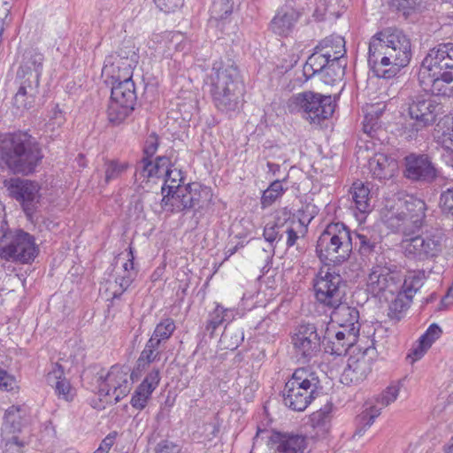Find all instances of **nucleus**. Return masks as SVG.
I'll return each instance as SVG.
<instances>
[{"label": "nucleus", "mask_w": 453, "mask_h": 453, "mask_svg": "<svg viewBox=\"0 0 453 453\" xmlns=\"http://www.w3.org/2000/svg\"><path fill=\"white\" fill-rule=\"evenodd\" d=\"M411 58V40L402 30L387 27L371 37L367 61L375 76L392 79Z\"/></svg>", "instance_id": "obj_1"}, {"label": "nucleus", "mask_w": 453, "mask_h": 453, "mask_svg": "<svg viewBox=\"0 0 453 453\" xmlns=\"http://www.w3.org/2000/svg\"><path fill=\"white\" fill-rule=\"evenodd\" d=\"M418 81L422 88L434 96H453V43L439 44L422 61Z\"/></svg>", "instance_id": "obj_2"}, {"label": "nucleus", "mask_w": 453, "mask_h": 453, "mask_svg": "<svg viewBox=\"0 0 453 453\" xmlns=\"http://www.w3.org/2000/svg\"><path fill=\"white\" fill-rule=\"evenodd\" d=\"M207 85L212 103L219 111L231 113L242 106L245 86L235 65L214 63L207 77Z\"/></svg>", "instance_id": "obj_3"}, {"label": "nucleus", "mask_w": 453, "mask_h": 453, "mask_svg": "<svg viewBox=\"0 0 453 453\" xmlns=\"http://www.w3.org/2000/svg\"><path fill=\"white\" fill-rule=\"evenodd\" d=\"M41 148L27 133L0 135V163L15 173L28 174L42 158Z\"/></svg>", "instance_id": "obj_4"}, {"label": "nucleus", "mask_w": 453, "mask_h": 453, "mask_svg": "<svg viewBox=\"0 0 453 453\" xmlns=\"http://www.w3.org/2000/svg\"><path fill=\"white\" fill-rule=\"evenodd\" d=\"M426 211V205L422 199L405 196L395 211L385 216L384 223L392 232L403 234L404 239L410 238L423 226Z\"/></svg>", "instance_id": "obj_5"}, {"label": "nucleus", "mask_w": 453, "mask_h": 453, "mask_svg": "<svg viewBox=\"0 0 453 453\" xmlns=\"http://www.w3.org/2000/svg\"><path fill=\"white\" fill-rule=\"evenodd\" d=\"M320 380L309 367L296 369L282 391L284 404L296 411H303L319 394Z\"/></svg>", "instance_id": "obj_6"}, {"label": "nucleus", "mask_w": 453, "mask_h": 453, "mask_svg": "<svg viewBox=\"0 0 453 453\" xmlns=\"http://www.w3.org/2000/svg\"><path fill=\"white\" fill-rule=\"evenodd\" d=\"M351 251L350 231L341 222L327 225L316 245L319 259L326 264L340 265L349 259Z\"/></svg>", "instance_id": "obj_7"}, {"label": "nucleus", "mask_w": 453, "mask_h": 453, "mask_svg": "<svg viewBox=\"0 0 453 453\" xmlns=\"http://www.w3.org/2000/svg\"><path fill=\"white\" fill-rule=\"evenodd\" d=\"M439 104L431 97L416 96L409 98L408 118L402 125V134L411 141L434 125L436 121Z\"/></svg>", "instance_id": "obj_8"}, {"label": "nucleus", "mask_w": 453, "mask_h": 453, "mask_svg": "<svg viewBox=\"0 0 453 453\" xmlns=\"http://www.w3.org/2000/svg\"><path fill=\"white\" fill-rule=\"evenodd\" d=\"M291 113H301L310 123L320 124L330 118L334 111V104L331 96H324L312 91H304L292 96L287 103Z\"/></svg>", "instance_id": "obj_9"}, {"label": "nucleus", "mask_w": 453, "mask_h": 453, "mask_svg": "<svg viewBox=\"0 0 453 453\" xmlns=\"http://www.w3.org/2000/svg\"><path fill=\"white\" fill-rule=\"evenodd\" d=\"M298 228H300V232H304L306 225L301 219H296L285 208L277 211L273 219L266 223L264 227L263 235L273 249L284 239H286V246L292 247L298 239Z\"/></svg>", "instance_id": "obj_10"}, {"label": "nucleus", "mask_w": 453, "mask_h": 453, "mask_svg": "<svg viewBox=\"0 0 453 453\" xmlns=\"http://www.w3.org/2000/svg\"><path fill=\"white\" fill-rule=\"evenodd\" d=\"M131 369L126 365H112L107 372L104 369L96 372L93 383L100 396H111L115 403L119 402L131 390L134 381L130 378Z\"/></svg>", "instance_id": "obj_11"}, {"label": "nucleus", "mask_w": 453, "mask_h": 453, "mask_svg": "<svg viewBox=\"0 0 453 453\" xmlns=\"http://www.w3.org/2000/svg\"><path fill=\"white\" fill-rule=\"evenodd\" d=\"M39 253L33 235L22 229H12L0 246V257L21 265L31 264Z\"/></svg>", "instance_id": "obj_12"}, {"label": "nucleus", "mask_w": 453, "mask_h": 453, "mask_svg": "<svg viewBox=\"0 0 453 453\" xmlns=\"http://www.w3.org/2000/svg\"><path fill=\"white\" fill-rule=\"evenodd\" d=\"M323 323H301L292 336L294 348L303 362H309L317 357L322 344Z\"/></svg>", "instance_id": "obj_13"}, {"label": "nucleus", "mask_w": 453, "mask_h": 453, "mask_svg": "<svg viewBox=\"0 0 453 453\" xmlns=\"http://www.w3.org/2000/svg\"><path fill=\"white\" fill-rule=\"evenodd\" d=\"M317 301L326 307L339 305L346 296V283L335 272L320 271L313 284Z\"/></svg>", "instance_id": "obj_14"}, {"label": "nucleus", "mask_w": 453, "mask_h": 453, "mask_svg": "<svg viewBox=\"0 0 453 453\" xmlns=\"http://www.w3.org/2000/svg\"><path fill=\"white\" fill-rule=\"evenodd\" d=\"M443 236L441 234L416 235L402 241V248L409 258L419 261L437 257L442 250Z\"/></svg>", "instance_id": "obj_15"}, {"label": "nucleus", "mask_w": 453, "mask_h": 453, "mask_svg": "<svg viewBox=\"0 0 453 453\" xmlns=\"http://www.w3.org/2000/svg\"><path fill=\"white\" fill-rule=\"evenodd\" d=\"M377 357V350L373 346L365 348L349 357L343 370L341 381L343 384H356L363 381L372 371V364Z\"/></svg>", "instance_id": "obj_16"}, {"label": "nucleus", "mask_w": 453, "mask_h": 453, "mask_svg": "<svg viewBox=\"0 0 453 453\" xmlns=\"http://www.w3.org/2000/svg\"><path fill=\"white\" fill-rule=\"evenodd\" d=\"M401 288L399 273L380 265L372 266L366 280V290L374 296L395 295Z\"/></svg>", "instance_id": "obj_17"}, {"label": "nucleus", "mask_w": 453, "mask_h": 453, "mask_svg": "<svg viewBox=\"0 0 453 453\" xmlns=\"http://www.w3.org/2000/svg\"><path fill=\"white\" fill-rule=\"evenodd\" d=\"M40 189L37 182L20 178L12 179L8 186L11 196L21 204L27 217H32L40 201Z\"/></svg>", "instance_id": "obj_18"}, {"label": "nucleus", "mask_w": 453, "mask_h": 453, "mask_svg": "<svg viewBox=\"0 0 453 453\" xmlns=\"http://www.w3.org/2000/svg\"><path fill=\"white\" fill-rule=\"evenodd\" d=\"M357 336L354 331L336 327L334 324L324 323L322 344L326 352L342 356L354 345Z\"/></svg>", "instance_id": "obj_19"}, {"label": "nucleus", "mask_w": 453, "mask_h": 453, "mask_svg": "<svg viewBox=\"0 0 453 453\" xmlns=\"http://www.w3.org/2000/svg\"><path fill=\"white\" fill-rule=\"evenodd\" d=\"M404 176L422 183H431L437 177V170L426 154H410L404 157Z\"/></svg>", "instance_id": "obj_20"}, {"label": "nucleus", "mask_w": 453, "mask_h": 453, "mask_svg": "<svg viewBox=\"0 0 453 453\" xmlns=\"http://www.w3.org/2000/svg\"><path fill=\"white\" fill-rule=\"evenodd\" d=\"M401 383L396 382L389 385L377 398V404L366 408L357 417L359 427L357 429L356 434L362 435L367 427H370L375 418L380 416V411L383 407L394 403L400 392Z\"/></svg>", "instance_id": "obj_21"}, {"label": "nucleus", "mask_w": 453, "mask_h": 453, "mask_svg": "<svg viewBox=\"0 0 453 453\" xmlns=\"http://www.w3.org/2000/svg\"><path fill=\"white\" fill-rule=\"evenodd\" d=\"M168 166H171V161L167 157H157L154 160L148 157H143L136 164L135 181L142 185L144 182L164 178L165 173L171 175V172H168Z\"/></svg>", "instance_id": "obj_22"}, {"label": "nucleus", "mask_w": 453, "mask_h": 453, "mask_svg": "<svg viewBox=\"0 0 453 453\" xmlns=\"http://www.w3.org/2000/svg\"><path fill=\"white\" fill-rule=\"evenodd\" d=\"M192 196V183L186 186L172 185L161 199V208L171 212L191 210Z\"/></svg>", "instance_id": "obj_23"}, {"label": "nucleus", "mask_w": 453, "mask_h": 453, "mask_svg": "<svg viewBox=\"0 0 453 453\" xmlns=\"http://www.w3.org/2000/svg\"><path fill=\"white\" fill-rule=\"evenodd\" d=\"M268 445L273 453H303L307 448V438L302 434L271 432Z\"/></svg>", "instance_id": "obj_24"}, {"label": "nucleus", "mask_w": 453, "mask_h": 453, "mask_svg": "<svg viewBox=\"0 0 453 453\" xmlns=\"http://www.w3.org/2000/svg\"><path fill=\"white\" fill-rule=\"evenodd\" d=\"M43 55L36 49H27L22 55L16 79L40 81L43 68Z\"/></svg>", "instance_id": "obj_25"}, {"label": "nucleus", "mask_w": 453, "mask_h": 453, "mask_svg": "<svg viewBox=\"0 0 453 453\" xmlns=\"http://www.w3.org/2000/svg\"><path fill=\"white\" fill-rule=\"evenodd\" d=\"M329 309H332L331 321L334 325L336 324V327L354 331V334H359V311L355 307L343 303L342 300L339 305L330 306Z\"/></svg>", "instance_id": "obj_26"}, {"label": "nucleus", "mask_w": 453, "mask_h": 453, "mask_svg": "<svg viewBox=\"0 0 453 453\" xmlns=\"http://www.w3.org/2000/svg\"><path fill=\"white\" fill-rule=\"evenodd\" d=\"M301 12L289 4L282 6L270 22L271 30L280 36H288L292 33Z\"/></svg>", "instance_id": "obj_27"}, {"label": "nucleus", "mask_w": 453, "mask_h": 453, "mask_svg": "<svg viewBox=\"0 0 453 453\" xmlns=\"http://www.w3.org/2000/svg\"><path fill=\"white\" fill-rule=\"evenodd\" d=\"M368 169L372 179L384 181L395 176L398 162L392 157L379 153L369 159Z\"/></svg>", "instance_id": "obj_28"}, {"label": "nucleus", "mask_w": 453, "mask_h": 453, "mask_svg": "<svg viewBox=\"0 0 453 453\" xmlns=\"http://www.w3.org/2000/svg\"><path fill=\"white\" fill-rule=\"evenodd\" d=\"M136 65L118 61L112 57H106L102 69V75L111 79V84H117L123 81H134L132 80L133 71Z\"/></svg>", "instance_id": "obj_29"}, {"label": "nucleus", "mask_w": 453, "mask_h": 453, "mask_svg": "<svg viewBox=\"0 0 453 453\" xmlns=\"http://www.w3.org/2000/svg\"><path fill=\"white\" fill-rule=\"evenodd\" d=\"M19 88L13 97V104L18 109H30L34 106L39 92L40 81L16 79Z\"/></svg>", "instance_id": "obj_30"}, {"label": "nucleus", "mask_w": 453, "mask_h": 453, "mask_svg": "<svg viewBox=\"0 0 453 453\" xmlns=\"http://www.w3.org/2000/svg\"><path fill=\"white\" fill-rule=\"evenodd\" d=\"M48 384L54 387L55 393L59 398L65 401H72L73 398V389L70 382L64 377L62 365L55 364L53 369L46 376Z\"/></svg>", "instance_id": "obj_31"}, {"label": "nucleus", "mask_w": 453, "mask_h": 453, "mask_svg": "<svg viewBox=\"0 0 453 453\" xmlns=\"http://www.w3.org/2000/svg\"><path fill=\"white\" fill-rule=\"evenodd\" d=\"M23 410L20 406L12 405L4 413L1 427V437L18 436L22 429Z\"/></svg>", "instance_id": "obj_32"}, {"label": "nucleus", "mask_w": 453, "mask_h": 453, "mask_svg": "<svg viewBox=\"0 0 453 453\" xmlns=\"http://www.w3.org/2000/svg\"><path fill=\"white\" fill-rule=\"evenodd\" d=\"M111 98L130 105H135L137 96L134 82L123 81L111 84Z\"/></svg>", "instance_id": "obj_33"}, {"label": "nucleus", "mask_w": 453, "mask_h": 453, "mask_svg": "<svg viewBox=\"0 0 453 453\" xmlns=\"http://www.w3.org/2000/svg\"><path fill=\"white\" fill-rule=\"evenodd\" d=\"M192 193V204L195 211H205L211 205L213 194L211 188L193 182Z\"/></svg>", "instance_id": "obj_34"}, {"label": "nucleus", "mask_w": 453, "mask_h": 453, "mask_svg": "<svg viewBox=\"0 0 453 453\" xmlns=\"http://www.w3.org/2000/svg\"><path fill=\"white\" fill-rule=\"evenodd\" d=\"M134 110V105H130L111 98L107 109L108 120L113 125H119L133 112Z\"/></svg>", "instance_id": "obj_35"}, {"label": "nucleus", "mask_w": 453, "mask_h": 453, "mask_svg": "<svg viewBox=\"0 0 453 453\" xmlns=\"http://www.w3.org/2000/svg\"><path fill=\"white\" fill-rule=\"evenodd\" d=\"M350 194L352 196L355 208L361 213H366L371 210L370 204V190L363 182H354Z\"/></svg>", "instance_id": "obj_36"}, {"label": "nucleus", "mask_w": 453, "mask_h": 453, "mask_svg": "<svg viewBox=\"0 0 453 453\" xmlns=\"http://www.w3.org/2000/svg\"><path fill=\"white\" fill-rule=\"evenodd\" d=\"M127 162L119 159H106L103 165V183L108 185L111 181L118 180L127 170Z\"/></svg>", "instance_id": "obj_37"}, {"label": "nucleus", "mask_w": 453, "mask_h": 453, "mask_svg": "<svg viewBox=\"0 0 453 453\" xmlns=\"http://www.w3.org/2000/svg\"><path fill=\"white\" fill-rule=\"evenodd\" d=\"M176 329L175 323L173 319L167 318L162 319L155 327L150 340L153 341L159 346L165 349V343L170 339Z\"/></svg>", "instance_id": "obj_38"}, {"label": "nucleus", "mask_w": 453, "mask_h": 453, "mask_svg": "<svg viewBox=\"0 0 453 453\" xmlns=\"http://www.w3.org/2000/svg\"><path fill=\"white\" fill-rule=\"evenodd\" d=\"M426 280V273L424 271L410 272L404 278L403 282H401L400 291L411 298L417 291L423 286Z\"/></svg>", "instance_id": "obj_39"}, {"label": "nucleus", "mask_w": 453, "mask_h": 453, "mask_svg": "<svg viewBox=\"0 0 453 453\" xmlns=\"http://www.w3.org/2000/svg\"><path fill=\"white\" fill-rule=\"evenodd\" d=\"M395 298L390 303L388 316L390 319L399 321L404 311L410 307L411 298H408L402 291L395 292Z\"/></svg>", "instance_id": "obj_40"}, {"label": "nucleus", "mask_w": 453, "mask_h": 453, "mask_svg": "<svg viewBox=\"0 0 453 453\" xmlns=\"http://www.w3.org/2000/svg\"><path fill=\"white\" fill-rule=\"evenodd\" d=\"M284 180H286V177L282 180H273L264 191L261 197V204L263 208L271 206L278 198L282 196L287 189L284 188L282 185V181Z\"/></svg>", "instance_id": "obj_41"}, {"label": "nucleus", "mask_w": 453, "mask_h": 453, "mask_svg": "<svg viewBox=\"0 0 453 453\" xmlns=\"http://www.w3.org/2000/svg\"><path fill=\"white\" fill-rule=\"evenodd\" d=\"M320 80L327 85L341 81L344 75V67L341 61H331L319 74Z\"/></svg>", "instance_id": "obj_42"}, {"label": "nucleus", "mask_w": 453, "mask_h": 453, "mask_svg": "<svg viewBox=\"0 0 453 453\" xmlns=\"http://www.w3.org/2000/svg\"><path fill=\"white\" fill-rule=\"evenodd\" d=\"M234 9V2L232 0H220L214 3L211 9V17L209 20L211 26H218V22L226 19Z\"/></svg>", "instance_id": "obj_43"}, {"label": "nucleus", "mask_w": 453, "mask_h": 453, "mask_svg": "<svg viewBox=\"0 0 453 453\" xmlns=\"http://www.w3.org/2000/svg\"><path fill=\"white\" fill-rule=\"evenodd\" d=\"M115 60L123 61L136 65L139 56L134 50V46L130 42H124L115 54L110 55Z\"/></svg>", "instance_id": "obj_44"}, {"label": "nucleus", "mask_w": 453, "mask_h": 453, "mask_svg": "<svg viewBox=\"0 0 453 453\" xmlns=\"http://www.w3.org/2000/svg\"><path fill=\"white\" fill-rule=\"evenodd\" d=\"M164 349V347L157 345L153 341L149 339L143 350L141 352L140 357L142 360H146L151 364L160 360L161 353Z\"/></svg>", "instance_id": "obj_45"}, {"label": "nucleus", "mask_w": 453, "mask_h": 453, "mask_svg": "<svg viewBox=\"0 0 453 453\" xmlns=\"http://www.w3.org/2000/svg\"><path fill=\"white\" fill-rule=\"evenodd\" d=\"M131 284L130 276H117L115 281L111 283L108 288V291L111 294V303L115 299H119Z\"/></svg>", "instance_id": "obj_46"}, {"label": "nucleus", "mask_w": 453, "mask_h": 453, "mask_svg": "<svg viewBox=\"0 0 453 453\" xmlns=\"http://www.w3.org/2000/svg\"><path fill=\"white\" fill-rule=\"evenodd\" d=\"M4 444V453H24L27 442L19 436L1 437Z\"/></svg>", "instance_id": "obj_47"}, {"label": "nucleus", "mask_w": 453, "mask_h": 453, "mask_svg": "<svg viewBox=\"0 0 453 453\" xmlns=\"http://www.w3.org/2000/svg\"><path fill=\"white\" fill-rule=\"evenodd\" d=\"M244 340V334L242 329L236 330L232 333L231 331L225 329L221 336V341L226 343V348L229 349H235Z\"/></svg>", "instance_id": "obj_48"}, {"label": "nucleus", "mask_w": 453, "mask_h": 453, "mask_svg": "<svg viewBox=\"0 0 453 453\" xmlns=\"http://www.w3.org/2000/svg\"><path fill=\"white\" fill-rule=\"evenodd\" d=\"M224 307L217 303L215 309L209 314V319L206 326V330L213 334L216 329L224 323Z\"/></svg>", "instance_id": "obj_49"}, {"label": "nucleus", "mask_w": 453, "mask_h": 453, "mask_svg": "<svg viewBox=\"0 0 453 453\" xmlns=\"http://www.w3.org/2000/svg\"><path fill=\"white\" fill-rule=\"evenodd\" d=\"M326 43H331L333 45V50L334 56L338 57V61H341V58L345 55V41L344 38L340 35H330L323 39V45H327Z\"/></svg>", "instance_id": "obj_50"}, {"label": "nucleus", "mask_w": 453, "mask_h": 453, "mask_svg": "<svg viewBox=\"0 0 453 453\" xmlns=\"http://www.w3.org/2000/svg\"><path fill=\"white\" fill-rule=\"evenodd\" d=\"M151 394L148 389L139 386L131 398V405L137 410H142L147 405Z\"/></svg>", "instance_id": "obj_51"}, {"label": "nucleus", "mask_w": 453, "mask_h": 453, "mask_svg": "<svg viewBox=\"0 0 453 453\" xmlns=\"http://www.w3.org/2000/svg\"><path fill=\"white\" fill-rule=\"evenodd\" d=\"M160 371L158 368H153L146 375L142 382L139 385L142 388L148 389L149 392L152 393L158 386L160 381Z\"/></svg>", "instance_id": "obj_52"}, {"label": "nucleus", "mask_w": 453, "mask_h": 453, "mask_svg": "<svg viewBox=\"0 0 453 453\" xmlns=\"http://www.w3.org/2000/svg\"><path fill=\"white\" fill-rule=\"evenodd\" d=\"M168 172H171V175L165 173L164 175L165 183L162 187L161 192L162 196L167 194L168 188L172 185H180V182L182 180L181 172L177 169H172L171 166H168Z\"/></svg>", "instance_id": "obj_53"}, {"label": "nucleus", "mask_w": 453, "mask_h": 453, "mask_svg": "<svg viewBox=\"0 0 453 453\" xmlns=\"http://www.w3.org/2000/svg\"><path fill=\"white\" fill-rule=\"evenodd\" d=\"M441 330L436 324H432L426 333L419 338L420 344L425 347H431L433 342L440 337Z\"/></svg>", "instance_id": "obj_54"}, {"label": "nucleus", "mask_w": 453, "mask_h": 453, "mask_svg": "<svg viewBox=\"0 0 453 453\" xmlns=\"http://www.w3.org/2000/svg\"><path fill=\"white\" fill-rule=\"evenodd\" d=\"M331 61L320 50L314 49V52L309 57V65L315 67L319 74Z\"/></svg>", "instance_id": "obj_55"}, {"label": "nucleus", "mask_w": 453, "mask_h": 453, "mask_svg": "<svg viewBox=\"0 0 453 453\" xmlns=\"http://www.w3.org/2000/svg\"><path fill=\"white\" fill-rule=\"evenodd\" d=\"M315 74H319V73L317 72V70H315L314 66H311V65H309V58H308L306 63L303 65V70L296 73V78L294 81V87L301 86L303 83L307 81L309 79H311Z\"/></svg>", "instance_id": "obj_56"}, {"label": "nucleus", "mask_w": 453, "mask_h": 453, "mask_svg": "<svg viewBox=\"0 0 453 453\" xmlns=\"http://www.w3.org/2000/svg\"><path fill=\"white\" fill-rule=\"evenodd\" d=\"M439 138L440 142L446 150L453 151V117L444 127Z\"/></svg>", "instance_id": "obj_57"}, {"label": "nucleus", "mask_w": 453, "mask_h": 453, "mask_svg": "<svg viewBox=\"0 0 453 453\" xmlns=\"http://www.w3.org/2000/svg\"><path fill=\"white\" fill-rule=\"evenodd\" d=\"M332 405H326L324 408L315 411L311 415V421L314 426H324L330 417Z\"/></svg>", "instance_id": "obj_58"}, {"label": "nucleus", "mask_w": 453, "mask_h": 453, "mask_svg": "<svg viewBox=\"0 0 453 453\" xmlns=\"http://www.w3.org/2000/svg\"><path fill=\"white\" fill-rule=\"evenodd\" d=\"M154 2L165 13L175 12L183 4V0H154Z\"/></svg>", "instance_id": "obj_59"}, {"label": "nucleus", "mask_w": 453, "mask_h": 453, "mask_svg": "<svg viewBox=\"0 0 453 453\" xmlns=\"http://www.w3.org/2000/svg\"><path fill=\"white\" fill-rule=\"evenodd\" d=\"M128 259L127 262L124 263L122 266L123 274L120 276H130L131 277V283L134 281L136 273L134 272V249L130 246L128 249Z\"/></svg>", "instance_id": "obj_60"}, {"label": "nucleus", "mask_w": 453, "mask_h": 453, "mask_svg": "<svg viewBox=\"0 0 453 453\" xmlns=\"http://www.w3.org/2000/svg\"><path fill=\"white\" fill-rule=\"evenodd\" d=\"M440 203L442 210L453 216V188L441 193Z\"/></svg>", "instance_id": "obj_61"}, {"label": "nucleus", "mask_w": 453, "mask_h": 453, "mask_svg": "<svg viewBox=\"0 0 453 453\" xmlns=\"http://www.w3.org/2000/svg\"><path fill=\"white\" fill-rule=\"evenodd\" d=\"M17 387V381L13 376L0 369V389L12 391Z\"/></svg>", "instance_id": "obj_62"}, {"label": "nucleus", "mask_w": 453, "mask_h": 453, "mask_svg": "<svg viewBox=\"0 0 453 453\" xmlns=\"http://www.w3.org/2000/svg\"><path fill=\"white\" fill-rule=\"evenodd\" d=\"M357 238L359 241V250L362 254H368L374 250L376 242L367 235L357 234Z\"/></svg>", "instance_id": "obj_63"}, {"label": "nucleus", "mask_w": 453, "mask_h": 453, "mask_svg": "<svg viewBox=\"0 0 453 453\" xmlns=\"http://www.w3.org/2000/svg\"><path fill=\"white\" fill-rule=\"evenodd\" d=\"M155 453H183L179 445L169 441H163L159 442L156 448Z\"/></svg>", "instance_id": "obj_64"}]
</instances>
